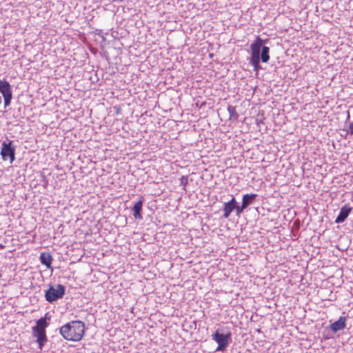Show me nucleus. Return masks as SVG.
<instances>
[{
    "instance_id": "f257e3e1",
    "label": "nucleus",
    "mask_w": 353,
    "mask_h": 353,
    "mask_svg": "<svg viewBox=\"0 0 353 353\" xmlns=\"http://www.w3.org/2000/svg\"><path fill=\"white\" fill-rule=\"evenodd\" d=\"M61 335L68 341H79L85 332V325L81 321H73L60 327Z\"/></svg>"
},
{
    "instance_id": "f03ea898",
    "label": "nucleus",
    "mask_w": 353,
    "mask_h": 353,
    "mask_svg": "<svg viewBox=\"0 0 353 353\" xmlns=\"http://www.w3.org/2000/svg\"><path fill=\"white\" fill-rule=\"evenodd\" d=\"M266 41L267 40L262 39L260 37H257L256 40L250 45L251 57L250 63L254 67V70L256 72L262 69L260 65V50L262 45L266 42Z\"/></svg>"
},
{
    "instance_id": "7ed1b4c3",
    "label": "nucleus",
    "mask_w": 353,
    "mask_h": 353,
    "mask_svg": "<svg viewBox=\"0 0 353 353\" xmlns=\"http://www.w3.org/2000/svg\"><path fill=\"white\" fill-rule=\"evenodd\" d=\"M65 287L61 284H57L55 286L50 285L46 291L45 297L48 302L52 303L61 299L65 294Z\"/></svg>"
},
{
    "instance_id": "20e7f679",
    "label": "nucleus",
    "mask_w": 353,
    "mask_h": 353,
    "mask_svg": "<svg viewBox=\"0 0 353 353\" xmlns=\"http://www.w3.org/2000/svg\"><path fill=\"white\" fill-rule=\"evenodd\" d=\"M232 334L228 332L226 334L219 333V330H216L212 335V339L218 343V347L216 351H224L228 347L230 341H231Z\"/></svg>"
},
{
    "instance_id": "39448f33",
    "label": "nucleus",
    "mask_w": 353,
    "mask_h": 353,
    "mask_svg": "<svg viewBox=\"0 0 353 353\" xmlns=\"http://www.w3.org/2000/svg\"><path fill=\"white\" fill-rule=\"evenodd\" d=\"M12 141L9 143L3 142L1 150L2 159L4 161L10 159V163H12L15 159V148L12 145Z\"/></svg>"
},
{
    "instance_id": "423d86ee",
    "label": "nucleus",
    "mask_w": 353,
    "mask_h": 353,
    "mask_svg": "<svg viewBox=\"0 0 353 353\" xmlns=\"http://www.w3.org/2000/svg\"><path fill=\"white\" fill-rule=\"evenodd\" d=\"M32 334L37 339L39 348L41 350L45 343L47 341L46 331L39 330L32 328Z\"/></svg>"
},
{
    "instance_id": "0eeeda50",
    "label": "nucleus",
    "mask_w": 353,
    "mask_h": 353,
    "mask_svg": "<svg viewBox=\"0 0 353 353\" xmlns=\"http://www.w3.org/2000/svg\"><path fill=\"white\" fill-rule=\"evenodd\" d=\"M352 208L349 207L347 205H343L341 210L339 214L335 219L336 223H341L345 221L349 214L351 213Z\"/></svg>"
},
{
    "instance_id": "6e6552de",
    "label": "nucleus",
    "mask_w": 353,
    "mask_h": 353,
    "mask_svg": "<svg viewBox=\"0 0 353 353\" xmlns=\"http://www.w3.org/2000/svg\"><path fill=\"white\" fill-rule=\"evenodd\" d=\"M346 321H347V317L345 316H340L339 319L330 324V329L331 330L336 333L339 331H341L342 330H343L345 326H346Z\"/></svg>"
},
{
    "instance_id": "1a4fd4ad",
    "label": "nucleus",
    "mask_w": 353,
    "mask_h": 353,
    "mask_svg": "<svg viewBox=\"0 0 353 353\" xmlns=\"http://www.w3.org/2000/svg\"><path fill=\"white\" fill-rule=\"evenodd\" d=\"M236 208V199L234 197L228 201L224 203L223 205V216L225 219L228 218L231 214V212L234 210Z\"/></svg>"
},
{
    "instance_id": "9d476101",
    "label": "nucleus",
    "mask_w": 353,
    "mask_h": 353,
    "mask_svg": "<svg viewBox=\"0 0 353 353\" xmlns=\"http://www.w3.org/2000/svg\"><path fill=\"white\" fill-rule=\"evenodd\" d=\"M0 93L3 97L12 94V87L8 81L0 79Z\"/></svg>"
},
{
    "instance_id": "9b49d317",
    "label": "nucleus",
    "mask_w": 353,
    "mask_h": 353,
    "mask_svg": "<svg viewBox=\"0 0 353 353\" xmlns=\"http://www.w3.org/2000/svg\"><path fill=\"white\" fill-rule=\"evenodd\" d=\"M39 259H40L41 263L43 265H46L48 268H51L52 257L50 253H48V252L41 253Z\"/></svg>"
},
{
    "instance_id": "f8f14e48",
    "label": "nucleus",
    "mask_w": 353,
    "mask_h": 353,
    "mask_svg": "<svg viewBox=\"0 0 353 353\" xmlns=\"http://www.w3.org/2000/svg\"><path fill=\"white\" fill-rule=\"evenodd\" d=\"M143 201L142 199H140L133 206L132 210L134 211V216L135 219H141L143 218L141 214L143 206Z\"/></svg>"
},
{
    "instance_id": "ddd939ff",
    "label": "nucleus",
    "mask_w": 353,
    "mask_h": 353,
    "mask_svg": "<svg viewBox=\"0 0 353 353\" xmlns=\"http://www.w3.org/2000/svg\"><path fill=\"white\" fill-rule=\"evenodd\" d=\"M265 42L262 45L261 50V53L260 52V59L263 63H267L270 60V48L264 46Z\"/></svg>"
},
{
    "instance_id": "4468645a",
    "label": "nucleus",
    "mask_w": 353,
    "mask_h": 353,
    "mask_svg": "<svg viewBox=\"0 0 353 353\" xmlns=\"http://www.w3.org/2000/svg\"><path fill=\"white\" fill-rule=\"evenodd\" d=\"M257 194H247L243 196L242 204L247 208L250 204H252L254 199L256 198Z\"/></svg>"
},
{
    "instance_id": "2eb2a0df",
    "label": "nucleus",
    "mask_w": 353,
    "mask_h": 353,
    "mask_svg": "<svg viewBox=\"0 0 353 353\" xmlns=\"http://www.w3.org/2000/svg\"><path fill=\"white\" fill-rule=\"evenodd\" d=\"M48 323L46 322V318H41L37 321V325L33 327L34 329H38L39 330L46 331V328Z\"/></svg>"
},
{
    "instance_id": "dca6fc26",
    "label": "nucleus",
    "mask_w": 353,
    "mask_h": 353,
    "mask_svg": "<svg viewBox=\"0 0 353 353\" xmlns=\"http://www.w3.org/2000/svg\"><path fill=\"white\" fill-rule=\"evenodd\" d=\"M228 111L229 114H230V120L235 121V120L238 119L239 114L236 112V109H235V108L234 106L228 105Z\"/></svg>"
},
{
    "instance_id": "f3484780",
    "label": "nucleus",
    "mask_w": 353,
    "mask_h": 353,
    "mask_svg": "<svg viewBox=\"0 0 353 353\" xmlns=\"http://www.w3.org/2000/svg\"><path fill=\"white\" fill-rule=\"evenodd\" d=\"M245 208H246L243 204H241V206H239L236 202V208H234V210L236 211L237 216H239L241 213H243Z\"/></svg>"
},
{
    "instance_id": "a211bd4d",
    "label": "nucleus",
    "mask_w": 353,
    "mask_h": 353,
    "mask_svg": "<svg viewBox=\"0 0 353 353\" xmlns=\"http://www.w3.org/2000/svg\"><path fill=\"white\" fill-rule=\"evenodd\" d=\"M12 99V94H10V95L3 97L5 107L10 105Z\"/></svg>"
},
{
    "instance_id": "6ab92c4d",
    "label": "nucleus",
    "mask_w": 353,
    "mask_h": 353,
    "mask_svg": "<svg viewBox=\"0 0 353 353\" xmlns=\"http://www.w3.org/2000/svg\"><path fill=\"white\" fill-rule=\"evenodd\" d=\"M347 132L350 134H353V122L350 123L348 128L347 130Z\"/></svg>"
},
{
    "instance_id": "aec40b11",
    "label": "nucleus",
    "mask_w": 353,
    "mask_h": 353,
    "mask_svg": "<svg viewBox=\"0 0 353 353\" xmlns=\"http://www.w3.org/2000/svg\"><path fill=\"white\" fill-rule=\"evenodd\" d=\"M181 180V183L183 184L184 185L188 183V179L186 177L183 176Z\"/></svg>"
},
{
    "instance_id": "412c9836",
    "label": "nucleus",
    "mask_w": 353,
    "mask_h": 353,
    "mask_svg": "<svg viewBox=\"0 0 353 353\" xmlns=\"http://www.w3.org/2000/svg\"><path fill=\"white\" fill-rule=\"evenodd\" d=\"M0 248L3 249L4 248V245L0 244Z\"/></svg>"
}]
</instances>
